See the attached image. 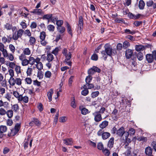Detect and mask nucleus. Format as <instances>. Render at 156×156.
<instances>
[{"label": "nucleus", "instance_id": "obj_1", "mask_svg": "<svg viewBox=\"0 0 156 156\" xmlns=\"http://www.w3.org/2000/svg\"><path fill=\"white\" fill-rule=\"evenodd\" d=\"M97 135L99 136H101L104 140H105L109 137L111 134L108 132H104L102 129H100L97 132Z\"/></svg>", "mask_w": 156, "mask_h": 156}, {"label": "nucleus", "instance_id": "obj_2", "mask_svg": "<svg viewBox=\"0 0 156 156\" xmlns=\"http://www.w3.org/2000/svg\"><path fill=\"white\" fill-rule=\"evenodd\" d=\"M24 30L21 29L17 31L13 32L12 34V38L14 40H17L19 38H21L23 33Z\"/></svg>", "mask_w": 156, "mask_h": 156}, {"label": "nucleus", "instance_id": "obj_3", "mask_svg": "<svg viewBox=\"0 0 156 156\" xmlns=\"http://www.w3.org/2000/svg\"><path fill=\"white\" fill-rule=\"evenodd\" d=\"M9 84L12 86H13L16 84L18 86H20L22 84L21 80L20 78H16L15 79L13 78L10 81H9Z\"/></svg>", "mask_w": 156, "mask_h": 156}, {"label": "nucleus", "instance_id": "obj_4", "mask_svg": "<svg viewBox=\"0 0 156 156\" xmlns=\"http://www.w3.org/2000/svg\"><path fill=\"white\" fill-rule=\"evenodd\" d=\"M26 57L25 55L21 54L19 56V59L22 61V64L23 66L27 65L29 63V59L28 60L26 59Z\"/></svg>", "mask_w": 156, "mask_h": 156}, {"label": "nucleus", "instance_id": "obj_5", "mask_svg": "<svg viewBox=\"0 0 156 156\" xmlns=\"http://www.w3.org/2000/svg\"><path fill=\"white\" fill-rule=\"evenodd\" d=\"M93 115L94 116V120L97 122L101 121L102 119L101 114H99V112H95L93 113Z\"/></svg>", "mask_w": 156, "mask_h": 156}, {"label": "nucleus", "instance_id": "obj_6", "mask_svg": "<svg viewBox=\"0 0 156 156\" xmlns=\"http://www.w3.org/2000/svg\"><path fill=\"white\" fill-rule=\"evenodd\" d=\"M105 48L106 54L108 55L111 56L112 52V49L111 46L110 45L106 44L105 46Z\"/></svg>", "mask_w": 156, "mask_h": 156}, {"label": "nucleus", "instance_id": "obj_7", "mask_svg": "<svg viewBox=\"0 0 156 156\" xmlns=\"http://www.w3.org/2000/svg\"><path fill=\"white\" fill-rule=\"evenodd\" d=\"M0 51L2 52L3 56L4 57H7V51L6 49L5 48V46L4 44L1 42H0Z\"/></svg>", "mask_w": 156, "mask_h": 156}, {"label": "nucleus", "instance_id": "obj_8", "mask_svg": "<svg viewBox=\"0 0 156 156\" xmlns=\"http://www.w3.org/2000/svg\"><path fill=\"white\" fill-rule=\"evenodd\" d=\"M126 133L125 132L124 128L123 127H122L118 129L117 131L116 135L122 137L123 136L124 134Z\"/></svg>", "mask_w": 156, "mask_h": 156}, {"label": "nucleus", "instance_id": "obj_9", "mask_svg": "<svg viewBox=\"0 0 156 156\" xmlns=\"http://www.w3.org/2000/svg\"><path fill=\"white\" fill-rule=\"evenodd\" d=\"M83 17L82 16H80L79 17L78 27L79 28L80 30H81L83 27Z\"/></svg>", "mask_w": 156, "mask_h": 156}, {"label": "nucleus", "instance_id": "obj_10", "mask_svg": "<svg viewBox=\"0 0 156 156\" xmlns=\"http://www.w3.org/2000/svg\"><path fill=\"white\" fill-rule=\"evenodd\" d=\"M146 60L149 63H152L154 60L153 55L151 54H147L146 55Z\"/></svg>", "mask_w": 156, "mask_h": 156}, {"label": "nucleus", "instance_id": "obj_11", "mask_svg": "<svg viewBox=\"0 0 156 156\" xmlns=\"http://www.w3.org/2000/svg\"><path fill=\"white\" fill-rule=\"evenodd\" d=\"M63 143L67 145H71L73 143L72 138H66L63 140Z\"/></svg>", "mask_w": 156, "mask_h": 156}, {"label": "nucleus", "instance_id": "obj_12", "mask_svg": "<svg viewBox=\"0 0 156 156\" xmlns=\"http://www.w3.org/2000/svg\"><path fill=\"white\" fill-rule=\"evenodd\" d=\"M133 52L132 50L130 49H127L125 53V55L127 59L130 58L133 55Z\"/></svg>", "mask_w": 156, "mask_h": 156}, {"label": "nucleus", "instance_id": "obj_13", "mask_svg": "<svg viewBox=\"0 0 156 156\" xmlns=\"http://www.w3.org/2000/svg\"><path fill=\"white\" fill-rule=\"evenodd\" d=\"M145 153L146 154L148 155H152V149L150 146L146 147L145 150Z\"/></svg>", "mask_w": 156, "mask_h": 156}, {"label": "nucleus", "instance_id": "obj_14", "mask_svg": "<svg viewBox=\"0 0 156 156\" xmlns=\"http://www.w3.org/2000/svg\"><path fill=\"white\" fill-rule=\"evenodd\" d=\"M31 13H35L38 15H41L44 14V12L40 9H35L33 11L31 12Z\"/></svg>", "mask_w": 156, "mask_h": 156}, {"label": "nucleus", "instance_id": "obj_15", "mask_svg": "<svg viewBox=\"0 0 156 156\" xmlns=\"http://www.w3.org/2000/svg\"><path fill=\"white\" fill-rule=\"evenodd\" d=\"M146 5L148 7L152 6L154 9L156 8V3H154L152 0L147 1L146 2Z\"/></svg>", "mask_w": 156, "mask_h": 156}, {"label": "nucleus", "instance_id": "obj_16", "mask_svg": "<svg viewBox=\"0 0 156 156\" xmlns=\"http://www.w3.org/2000/svg\"><path fill=\"white\" fill-rule=\"evenodd\" d=\"M54 93V91L52 89H51L47 93V95L49 101H51L52 100V96Z\"/></svg>", "mask_w": 156, "mask_h": 156}, {"label": "nucleus", "instance_id": "obj_17", "mask_svg": "<svg viewBox=\"0 0 156 156\" xmlns=\"http://www.w3.org/2000/svg\"><path fill=\"white\" fill-rule=\"evenodd\" d=\"M11 110L15 112L18 113L19 110V107L17 104L12 105Z\"/></svg>", "mask_w": 156, "mask_h": 156}, {"label": "nucleus", "instance_id": "obj_18", "mask_svg": "<svg viewBox=\"0 0 156 156\" xmlns=\"http://www.w3.org/2000/svg\"><path fill=\"white\" fill-rule=\"evenodd\" d=\"M3 79V76L2 73H0V83H1V82H2V83H1L2 86L3 87H5L6 86V82L5 79L4 80Z\"/></svg>", "mask_w": 156, "mask_h": 156}, {"label": "nucleus", "instance_id": "obj_19", "mask_svg": "<svg viewBox=\"0 0 156 156\" xmlns=\"http://www.w3.org/2000/svg\"><path fill=\"white\" fill-rule=\"evenodd\" d=\"M83 88L84 89L81 91V94L82 95L84 96L87 95L89 93V91L87 89L86 85H84L83 86Z\"/></svg>", "mask_w": 156, "mask_h": 156}, {"label": "nucleus", "instance_id": "obj_20", "mask_svg": "<svg viewBox=\"0 0 156 156\" xmlns=\"http://www.w3.org/2000/svg\"><path fill=\"white\" fill-rule=\"evenodd\" d=\"M33 123L37 126H39L41 124V122L39 121L37 119L35 118H33L32 119L31 121L30 122V124H32Z\"/></svg>", "mask_w": 156, "mask_h": 156}, {"label": "nucleus", "instance_id": "obj_21", "mask_svg": "<svg viewBox=\"0 0 156 156\" xmlns=\"http://www.w3.org/2000/svg\"><path fill=\"white\" fill-rule=\"evenodd\" d=\"M114 137H112L108 141V146L110 149L113 147L114 143Z\"/></svg>", "mask_w": 156, "mask_h": 156}, {"label": "nucleus", "instance_id": "obj_22", "mask_svg": "<svg viewBox=\"0 0 156 156\" xmlns=\"http://www.w3.org/2000/svg\"><path fill=\"white\" fill-rule=\"evenodd\" d=\"M108 122L107 121H104L102 122L99 126V127L101 129L105 128L108 125Z\"/></svg>", "mask_w": 156, "mask_h": 156}, {"label": "nucleus", "instance_id": "obj_23", "mask_svg": "<svg viewBox=\"0 0 156 156\" xmlns=\"http://www.w3.org/2000/svg\"><path fill=\"white\" fill-rule=\"evenodd\" d=\"M128 136L129 133L128 132H126L123 136V139L124 140L126 141V142L130 143L131 141L129 138H128Z\"/></svg>", "mask_w": 156, "mask_h": 156}, {"label": "nucleus", "instance_id": "obj_24", "mask_svg": "<svg viewBox=\"0 0 156 156\" xmlns=\"http://www.w3.org/2000/svg\"><path fill=\"white\" fill-rule=\"evenodd\" d=\"M13 95L14 97L17 99L18 101L21 100V96L22 94H20L16 91H14L13 92Z\"/></svg>", "mask_w": 156, "mask_h": 156}, {"label": "nucleus", "instance_id": "obj_25", "mask_svg": "<svg viewBox=\"0 0 156 156\" xmlns=\"http://www.w3.org/2000/svg\"><path fill=\"white\" fill-rule=\"evenodd\" d=\"M145 5V3L144 1L143 0H140L139 2L138 6L140 9L142 10L144 9Z\"/></svg>", "mask_w": 156, "mask_h": 156}, {"label": "nucleus", "instance_id": "obj_26", "mask_svg": "<svg viewBox=\"0 0 156 156\" xmlns=\"http://www.w3.org/2000/svg\"><path fill=\"white\" fill-rule=\"evenodd\" d=\"M135 49L137 51H143L145 49V47L141 45H135Z\"/></svg>", "mask_w": 156, "mask_h": 156}, {"label": "nucleus", "instance_id": "obj_27", "mask_svg": "<svg viewBox=\"0 0 156 156\" xmlns=\"http://www.w3.org/2000/svg\"><path fill=\"white\" fill-rule=\"evenodd\" d=\"M58 31L60 34H62L64 33L65 31V28L63 26L58 27H57Z\"/></svg>", "mask_w": 156, "mask_h": 156}, {"label": "nucleus", "instance_id": "obj_28", "mask_svg": "<svg viewBox=\"0 0 156 156\" xmlns=\"http://www.w3.org/2000/svg\"><path fill=\"white\" fill-rule=\"evenodd\" d=\"M128 144L127 143V144L125 145V148L126 149V151L125 152V154H131V148L130 147L128 146Z\"/></svg>", "mask_w": 156, "mask_h": 156}, {"label": "nucleus", "instance_id": "obj_29", "mask_svg": "<svg viewBox=\"0 0 156 156\" xmlns=\"http://www.w3.org/2000/svg\"><path fill=\"white\" fill-rule=\"evenodd\" d=\"M7 117L10 119L11 118L13 115V111L11 109L9 110L6 111V113Z\"/></svg>", "mask_w": 156, "mask_h": 156}, {"label": "nucleus", "instance_id": "obj_30", "mask_svg": "<svg viewBox=\"0 0 156 156\" xmlns=\"http://www.w3.org/2000/svg\"><path fill=\"white\" fill-rule=\"evenodd\" d=\"M18 132L14 129H11L10 133H9L8 135L9 136H13L16 134Z\"/></svg>", "mask_w": 156, "mask_h": 156}, {"label": "nucleus", "instance_id": "obj_31", "mask_svg": "<svg viewBox=\"0 0 156 156\" xmlns=\"http://www.w3.org/2000/svg\"><path fill=\"white\" fill-rule=\"evenodd\" d=\"M66 25L67 28V30L68 33L72 36V30L71 27L67 22H66Z\"/></svg>", "mask_w": 156, "mask_h": 156}, {"label": "nucleus", "instance_id": "obj_32", "mask_svg": "<svg viewBox=\"0 0 156 156\" xmlns=\"http://www.w3.org/2000/svg\"><path fill=\"white\" fill-rule=\"evenodd\" d=\"M9 75L10 76L9 81H10L14 78L13 76H14V72L13 70L10 69L9 70Z\"/></svg>", "mask_w": 156, "mask_h": 156}, {"label": "nucleus", "instance_id": "obj_33", "mask_svg": "<svg viewBox=\"0 0 156 156\" xmlns=\"http://www.w3.org/2000/svg\"><path fill=\"white\" fill-rule=\"evenodd\" d=\"M71 106L73 108H75L76 107V105L75 103V98L74 97L71 99V102L70 104Z\"/></svg>", "mask_w": 156, "mask_h": 156}, {"label": "nucleus", "instance_id": "obj_34", "mask_svg": "<svg viewBox=\"0 0 156 156\" xmlns=\"http://www.w3.org/2000/svg\"><path fill=\"white\" fill-rule=\"evenodd\" d=\"M21 97V100H19V101H23V102L25 103H27L28 102L29 98L28 97L26 96H23L22 95Z\"/></svg>", "mask_w": 156, "mask_h": 156}, {"label": "nucleus", "instance_id": "obj_35", "mask_svg": "<svg viewBox=\"0 0 156 156\" xmlns=\"http://www.w3.org/2000/svg\"><path fill=\"white\" fill-rule=\"evenodd\" d=\"M140 15L138 14L137 16H136L131 13H129L128 14V16L131 19H137L139 18L140 17Z\"/></svg>", "mask_w": 156, "mask_h": 156}, {"label": "nucleus", "instance_id": "obj_36", "mask_svg": "<svg viewBox=\"0 0 156 156\" xmlns=\"http://www.w3.org/2000/svg\"><path fill=\"white\" fill-rule=\"evenodd\" d=\"M54 59V56L52 55L49 53L48 54L47 57V60L48 62H51Z\"/></svg>", "mask_w": 156, "mask_h": 156}, {"label": "nucleus", "instance_id": "obj_37", "mask_svg": "<svg viewBox=\"0 0 156 156\" xmlns=\"http://www.w3.org/2000/svg\"><path fill=\"white\" fill-rule=\"evenodd\" d=\"M7 129V127L6 126L1 125L0 126V131L4 133L5 132Z\"/></svg>", "mask_w": 156, "mask_h": 156}, {"label": "nucleus", "instance_id": "obj_38", "mask_svg": "<svg viewBox=\"0 0 156 156\" xmlns=\"http://www.w3.org/2000/svg\"><path fill=\"white\" fill-rule=\"evenodd\" d=\"M11 94L9 93H7L5 94L4 98L6 99L8 101H10L11 98Z\"/></svg>", "mask_w": 156, "mask_h": 156}, {"label": "nucleus", "instance_id": "obj_39", "mask_svg": "<svg viewBox=\"0 0 156 156\" xmlns=\"http://www.w3.org/2000/svg\"><path fill=\"white\" fill-rule=\"evenodd\" d=\"M12 25L9 23H6L4 25V27L7 30H11Z\"/></svg>", "mask_w": 156, "mask_h": 156}, {"label": "nucleus", "instance_id": "obj_40", "mask_svg": "<svg viewBox=\"0 0 156 156\" xmlns=\"http://www.w3.org/2000/svg\"><path fill=\"white\" fill-rule=\"evenodd\" d=\"M102 152L105 156H109L110 154V151L107 149H103L102 150Z\"/></svg>", "mask_w": 156, "mask_h": 156}, {"label": "nucleus", "instance_id": "obj_41", "mask_svg": "<svg viewBox=\"0 0 156 156\" xmlns=\"http://www.w3.org/2000/svg\"><path fill=\"white\" fill-rule=\"evenodd\" d=\"M130 46V43L128 41H125L123 44V47L124 48L126 49L129 47Z\"/></svg>", "mask_w": 156, "mask_h": 156}, {"label": "nucleus", "instance_id": "obj_42", "mask_svg": "<svg viewBox=\"0 0 156 156\" xmlns=\"http://www.w3.org/2000/svg\"><path fill=\"white\" fill-rule=\"evenodd\" d=\"M52 16V14H47L44 15L43 16L42 19L44 20L45 19L47 20H51Z\"/></svg>", "mask_w": 156, "mask_h": 156}, {"label": "nucleus", "instance_id": "obj_43", "mask_svg": "<svg viewBox=\"0 0 156 156\" xmlns=\"http://www.w3.org/2000/svg\"><path fill=\"white\" fill-rule=\"evenodd\" d=\"M138 59L139 60H141L143 58V54L142 52H139L136 55Z\"/></svg>", "mask_w": 156, "mask_h": 156}, {"label": "nucleus", "instance_id": "obj_44", "mask_svg": "<svg viewBox=\"0 0 156 156\" xmlns=\"http://www.w3.org/2000/svg\"><path fill=\"white\" fill-rule=\"evenodd\" d=\"M132 70L135 71L137 69L136 66V63L134 61H133L132 64L131 65Z\"/></svg>", "mask_w": 156, "mask_h": 156}, {"label": "nucleus", "instance_id": "obj_45", "mask_svg": "<svg viewBox=\"0 0 156 156\" xmlns=\"http://www.w3.org/2000/svg\"><path fill=\"white\" fill-rule=\"evenodd\" d=\"M48 30L51 32H53L55 30L54 26L52 25H49L47 27Z\"/></svg>", "mask_w": 156, "mask_h": 156}, {"label": "nucleus", "instance_id": "obj_46", "mask_svg": "<svg viewBox=\"0 0 156 156\" xmlns=\"http://www.w3.org/2000/svg\"><path fill=\"white\" fill-rule=\"evenodd\" d=\"M15 70L16 73L17 74H19L21 73V67L20 66L16 65L15 68Z\"/></svg>", "mask_w": 156, "mask_h": 156}, {"label": "nucleus", "instance_id": "obj_47", "mask_svg": "<svg viewBox=\"0 0 156 156\" xmlns=\"http://www.w3.org/2000/svg\"><path fill=\"white\" fill-rule=\"evenodd\" d=\"M9 104L7 102H3L2 100H0V107L4 106L5 108L6 106L8 105Z\"/></svg>", "mask_w": 156, "mask_h": 156}, {"label": "nucleus", "instance_id": "obj_48", "mask_svg": "<svg viewBox=\"0 0 156 156\" xmlns=\"http://www.w3.org/2000/svg\"><path fill=\"white\" fill-rule=\"evenodd\" d=\"M124 31L126 33L131 34L132 35H133L136 33V32L134 30L131 31L130 30L127 29L125 30Z\"/></svg>", "mask_w": 156, "mask_h": 156}, {"label": "nucleus", "instance_id": "obj_49", "mask_svg": "<svg viewBox=\"0 0 156 156\" xmlns=\"http://www.w3.org/2000/svg\"><path fill=\"white\" fill-rule=\"evenodd\" d=\"M23 10H27L28 12V11L27 10V8L25 7L23 9L22 12H21L20 14L22 16H23L25 18L27 17V16L28 15V13H26L25 12H23Z\"/></svg>", "mask_w": 156, "mask_h": 156}, {"label": "nucleus", "instance_id": "obj_50", "mask_svg": "<svg viewBox=\"0 0 156 156\" xmlns=\"http://www.w3.org/2000/svg\"><path fill=\"white\" fill-rule=\"evenodd\" d=\"M36 67L39 70H41L43 68V64L41 62H39L36 65Z\"/></svg>", "mask_w": 156, "mask_h": 156}, {"label": "nucleus", "instance_id": "obj_51", "mask_svg": "<svg viewBox=\"0 0 156 156\" xmlns=\"http://www.w3.org/2000/svg\"><path fill=\"white\" fill-rule=\"evenodd\" d=\"M6 111L3 108H0V115H4L6 114Z\"/></svg>", "mask_w": 156, "mask_h": 156}, {"label": "nucleus", "instance_id": "obj_52", "mask_svg": "<svg viewBox=\"0 0 156 156\" xmlns=\"http://www.w3.org/2000/svg\"><path fill=\"white\" fill-rule=\"evenodd\" d=\"M101 53L103 57L104 58V59L105 60H106L108 55L106 54V52L105 50L102 51Z\"/></svg>", "mask_w": 156, "mask_h": 156}, {"label": "nucleus", "instance_id": "obj_53", "mask_svg": "<svg viewBox=\"0 0 156 156\" xmlns=\"http://www.w3.org/2000/svg\"><path fill=\"white\" fill-rule=\"evenodd\" d=\"M92 79V77L91 76L89 75L87 76L85 79L86 83H90L91 82Z\"/></svg>", "mask_w": 156, "mask_h": 156}, {"label": "nucleus", "instance_id": "obj_54", "mask_svg": "<svg viewBox=\"0 0 156 156\" xmlns=\"http://www.w3.org/2000/svg\"><path fill=\"white\" fill-rule=\"evenodd\" d=\"M99 94V92L98 91L94 92L91 94V97L93 98H95L97 97Z\"/></svg>", "mask_w": 156, "mask_h": 156}, {"label": "nucleus", "instance_id": "obj_55", "mask_svg": "<svg viewBox=\"0 0 156 156\" xmlns=\"http://www.w3.org/2000/svg\"><path fill=\"white\" fill-rule=\"evenodd\" d=\"M115 22L118 23H124L125 21L122 19H119L118 18H116L114 20Z\"/></svg>", "mask_w": 156, "mask_h": 156}, {"label": "nucleus", "instance_id": "obj_56", "mask_svg": "<svg viewBox=\"0 0 156 156\" xmlns=\"http://www.w3.org/2000/svg\"><path fill=\"white\" fill-rule=\"evenodd\" d=\"M51 75V73L50 71H47L45 73V77L47 78H50Z\"/></svg>", "mask_w": 156, "mask_h": 156}, {"label": "nucleus", "instance_id": "obj_57", "mask_svg": "<svg viewBox=\"0 0 156 156\" xmlns=\"http://www.w3.org/2000/svg\"><path fill=\"white\" fill-rule=\"evenodd\" d=\"M88 112V110L87 109L85 108H83L81 110V113L82 114L85 115Z\"/></svg>", "mask_w": 156, "mask_h": 156}, {"label": "nucleus", "instance_id": "obj_58", "mask_svg": "<svg viewBox=\"0 0 156 156\" xmlns=\"http://www.w3.org/2000/svg\"><path fill=\"white\" fill-rule=\"evenodd\" d=\"M98 56L96 54H94L91 56V59L93 60L97 61L98 59Z\"/></svg>", "mask_w": 156, "mask_h": 156}, {"label": "nucleus", "instance_id": "obj_59", "mask_svg": "<svg viewBox=\"0 0 156 156\" xmlns=\"http://www.w3.org/2000/svg\"><path fill=\"white\" fill-rule=\"evenodd\" d=\"M13 123L12 120L9 118L7 119L6 121V124L8 126H11Z\"/></svg>", "mask_w": 156, "mask_h": 156}, {"label": "nucleus", "instance_id": "obj_60", "mask_svg": "<svg viewBox=\"0 0 156 156\" xmlns=\"http://www.w3.org/2000/svg\"><path fill=\"white\" fill-rule=\"evenodd\" d=\"M43 74L41 71H38L37 72V77L39 79H41L43 77Z\"/></svg>", "mask_w": 156, "mask_h": 156}, {"label": "nucleus", "instance_id": "obj_61", "mask_svg": "<svg viewBox=\"0 0 156 156\" xmlns=\"http://www.w3.org/2000/svg\"><path fill=\"white\" fill-rule=\"evenodd\" d=\"M127 132L129 133V134L130 135H134L135 133V131L134 129L131 128Z\"/></svg>", "mask_w": 156, "mask_h": 156}, {"label": "nucleus", "instance_id": "obj_62", "mask_svg": "<svg viewBox=\"0 0 156 156\" xmlns=\"http://www.w3.org/2000/svg\"><path fill=\"white\" fill-rule=\"evenodd\" d=\"M9 48L10 50L12 53H13L15 52V48L12 44H9Z\"/></svg>", "mask_w": 156, "mask_h": 156}, {"label": "nucleus", "instance_id": "obj_63", "mask_svg": "<svg viewBox=\"0 0 156 156\" xmlns=\"http://www.w3.org/2000/svg\"><path fill=\"white\" fill-rule=\"evenodd\" d=\"M46 36L45 33L43 31L41 33L40 38L41 40H44Z\"/></svg>", "mask_w": 156, "mask_h": 156}, {"label": "nucleus", "instance_id": "obj_64", "mask_svg": "<svg viewBox=\"0 0 156 156\" xmlns=\"http://www.w3.org/2000/svg\"><path fill=\"white\" fill-rule=\"evenodd\" d=\"M20 123H16L13 129L18 132L20 129Z\"/></svg>", "mask_w": 156, "mask_h": 156}]
</instances>
